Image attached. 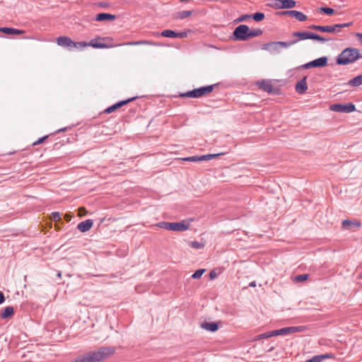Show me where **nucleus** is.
<instances>
[{
    "instance_id": "obj_35",
    "label": "nucleus",
    "mask_w": 362,
    "mask_h": 362,
    "mask_svg": "<svg viewBox=\"0 0 362 362\" xmlns=\"http://www.w3.org/2000/svg\"><path fill=\"white\" fill-rule=\"evenodd\" d=\"M223 153H213V154H207L204 155L205 160H209L213 158H216L219 156L223 155Z\"/></svg>"
},
{
    "instance_id": "obj_44",
    "label": "nucleus",
    "mask_w": 362,
    "mask_h": 362,
    "mask_svg": "<svg viewBox=\"0 0 362 362\" xmlns=\"http://www.w3.org/2000/svg\"><path fill=\"white\" fill-rule=\"evenodd\" d=\"M187 33H188V31H183V32H180V33H176V37H177V38L186 37L187 36Z\"/></svg>"
},
{
    "instance_id": "obj_43",
    "label": "nucleus",
    "mask_w": 362,
    "mask_h": 362,
    "mask_svg": "<svg viewBox=\"0 0 362 362\" xmlns=\"http://www.w3.org/2000/svg\"><path fill=\"white\" fill-rule=\"evenodd\" d=\"M47 137H48V136H45L42 138H40L37 141H35L33 144V146H37V145H39V144L43 143L47 139Z\"/></svg>"
},
{
    "instance_id": "obj_24",
    "label": "nucleus",
    "mask_w": 362,
    "mask_h": 362,
    "mask_svg": "<svg viewBox=\"0 0 362 362\" xmlns=\"http://www.w3.org/2000/svg\"><path fill=\"white\" fill-rule=\"evenodd\" d=\"M13 315V308L12 306L6 307L1 314V317L3 319L10 317Z\"/></svg>"
},
{
    "instance_id": "obj_28",
    "label": "nucleus",
    "mask_w": 362,
    "mask_h": 362,
    "mask_svg": "<svg viewBox=\"0 0 362 362\" xmlns=\"http://www.w3.org/2000/svg\"><path fill=\"white\" fill-rule=\"evenodd\" d=\"M176 32L172 30H165L160 33V35L165 37L176 38Z\"/></svg>"
},
{
    "instance_id": "obj_6",
    "label": "nucleus",
    "mask_w": 362,
    "mask_h": 362,
    "mask_svg": "<svg viewBox=\"0 0 362 362\" xmlns=\"http://www.w3.org/2000/svg\"><path fill=\"white\" fill-rule=\"evenodd\" d=\"M248 34L249 27L246 25H240L238 26L233 31V36L236 40H247Z\"/></svg>"
},
{
    "instance_id": "obj_52",
    "label": "nucleus",
    "mask_w": 362,
    "mask_h": 362,
    "mask_svg": "<svg viewBox=\"0 0 362 362\" xmlns=\"http://www.w3.org/2000/svg\"><path fill=\"white\" fill-rule=\"evenodd\" d=\"M61 276H62L61 272H59V273L57 274V276H58V277H61Z\"/></svg>"
},
{
    "instance_id": "obj_25",
    "label": "nucleus",
    "mask_w": 362,
    "mask_h": 362,
    "mask_svg": "<svg viewBox=\"0 0 362 362\" xmlns=\"http://www.w3.org/2000/svg\"><path fill=\"white\" fill-rule=\"evenodd\" d=\"M262 34V30L259 28L252 29V30H250L249 28V34L247 35V40H250V39L257 37V36H259Z\"/></svg>"
},
{
    "instance_id": "obj_14",
    "label": "nucleus",
    "mask_w": 362,
    "mask_h": 362,
    "mask_svg": "<svg viewBox=\"0 0 362 362\" xmlns=\"http://www.w3.org/2000/svg\"><path fill=\"white\" fill-rule=\"evenodd\" d=\"M93 226V221L91 219H87L84 221L79 223L77 228L82 233H85L90 230Z\"/></svg>"
},
{
    "instance_id": "obj_26",
    "label": "nucleus",
    "mask_w": 362,
    "mask_h": 362,
    "mask_svg": "<svg viewBox=\"0 0 362 362\" xmlns=\"http://www.w3.org/2000/svg\"><path fill=\"white\" fill-rule=\"evenodd\" d=\"M296 5L294 0H282V8H292Z\"/></svg>"
},
{
    "instance_id": "obj_5",
    "label": "nucleus",
    "mask_w": 362,
    "mask_h": 362,
    "mask_svg": "<svg viewBox=\"0 0 362 362\" xmlns=\"http://www.w3.org/2000/svg\"><path fill=\"white\" fill-rule=\"evenodd\" d=\"M157 226L165 230L173 231H185L189 228V226L183 221L175 223L162 221L158 223Z\"/></svg>"
},
{
    "instance_id": "obj_50",
    "label": "nucleus",
    "mask_w": 362,
    "mask_h": 362,
    "mask_svg": "<svg viewBox=\"0 0 362 362\" xmlns=\"http://www.w3.org/2000/svg\"><path fill=\"white\" fill-rule=\"evenodd\" d=\"M4 294L0 292V304L2 303L4 301Z\"/></svg>"
},
{
    "instance_id": "obj_27",
    "label": "nucleus",
    "mask_w": 362,
    "mask_h": 362,
    "mask_svg": "<svg viewBox=\"0 0 362 362\" xmlns=\"http://www.w3.org/2000/svg\"><path fill=\"white\" fill-rule=\"evenodd\" d=\"M184 160L190 161V162H200L205 160L204 155V156H194L191 157H187L183 159Z\"/></svg>"
},
{
    "instance_id": "obj_32",
    "label": "nucleus",
    "mask_w": 362,
    "mask_h": 362,
    "mask_svg": "<svg viewBox=\"0 0 362 362\" xmlns=\"http://www.w3.org/2000/svg\"><path fill=\"white\" fill-rule=\"evenodd\" d=\"M189 245L194 249H202L204 247V244L197 241H192L189 243Z\"/></svg>"
},
{
    "instance_id": "obj_8",
    "label": "nucleus",
    "mask_w": 362,
    "mask_h": 362,
    "mask_svg": "<svg viewBox=\"0 0 362 362\" xmlns=\"http://www.w3.org/2000/svg\"><path fill=\"white\" fill-rule=\"evenodd\" d=\"M305 330L304 327H288L282 329L274 330V337L279 335H288L295 332H300Z\"/></svg>"
},
{
    "instance_id": "obj_37",
    "label": "nucleus",
    "mask_w": 362,
    "mask_h": 362,
    "mask_svg": "<svg viewBox=\"0 0 362 362\" xmlns=\"http://www.w3.org/2000/svg\"><path fill=\"white\" fill-rule=\"evenodd\" d=\"M205 269H198L193 274L192 278L194 279H199L202 277L203 274L204 273Z\"/></svg>"
},
{
    "instance_id": "obj_30",
    "label": "nucleus",
    "mask_w": 362,
    "mask_h": 362,
    "mask_svg": "<svg viewBox=\"0 0 362 362\" xmlns=\"http://www.w3.org/2000/svg\"><path fill=\"white\" fill-rule=\"evenodd\" d=\"M192 15V11H183L177 13V18L184 19Z\"/></svg>"
},
{
    "instance_id": "obj_29",
    "label": "nucleus",
    "mask_w": 362,
    "mask_h": 362,
    "mask_svg": "<svg viewBox=\"0 0 362 362\" xmlns=\"http://www.w3.org/2000/svg\"><path fill=\"white\" fill-rule=\"evenodd\" d=\"M274 337L273 331L268 332L259 334V335L257 336L253 340L254 341H257V340H259V339H267V338H269V337Z\"/></svg>"
},
{
    "instance_id": "obj_22",
    "label": "nucleus",
    "mask_w": 362,
    "mask_h": 362,
    "mask_svg": "<svg viewBox=\"0 0 362 362\" xmlns=\"http://www.w3.org/2000/svg\"><path fill=\"white\" fill-rule=\"evenodd\" d=\"M347 84L352 87H358V86L362 85V74L354 77V78L350 80L347 83Z\"/></svg>"
},
{
    "instance_id": "obj_36",
    "label": "nucleus",
    "mask_w": 362,
    "mask_h": 362,
    "mask_svg": "<svg viewBox=\"0 0 362 362\" xmlns=\"http://www.w3.org/2000/svg\"><path fill=\"white\" fill-rule=\"evenodd\" d=\"M308 279V274H301L298 275L295 277V281L296 282H302Z\"/></svg>"
},
{
    "instance_id": "obj_4",
    "label": "nucleus",
    "mask_w": 362,
    "mask_h": 362,
    "mask_svg": "<svg viewBox=\"0 0 362 362\" xmlns=\"http://www.w3.org/2000/svg\"><path fill=\"white\" fill-rule=\"evenodd\" d=\"M353 24V23H341V24H335L332 25H312L309 26V28L318 30L320 32H327V33H336L340 32V29L343 28L349 27Z\"/></svg>"
},
{
    "instance_id": "obj_13",
    "label": "nucleus",
    "mask_w": 362,
    "mask_h": 362,
    "mask_svg": "<svg viewBox=\"0 0 362 362\" xmlns=\"http://www.w3.org/2000/svg\"><path fill=\"white\" fill-rule=\"evenodd\" d=\"M284 15H288L291 17H294L296 19H298L300 22L305 21L308 19V17L306 15L303 13L302 12L298 11H288L284 12Z\"/></svg>"
},
{
    "instance_id": "obj_51",
    "label": "nucleus",
    "mask_w": 362,
    "mask_h": 362,
    "mask_svg": "<svg viewBox=\"0 0 362 362\" xmlns=\"http://www.w3.org/2000/svg\"><path fill=\"white\" fill-rule=\"evenodd\" d=\"M318 41L321 42H325L327 41V40L324 37H322V36L320 37V39L318 40Z\"/></svg>"
},
{
    "instance_id": "obj_47",
    "label": "nucleus",
    "mask_w": 362,
    "mask_h": 362,
    "mask_svg": "<svg viewBox=\"0 0 362 362\" xmlns=\"http://www.w3.org/2000/svg\"><path fill=\"white\" fill-rule=\"evenodd\" d=\"M356 37L358 38V41L360 42L361 45H362V33H356L355 34Z\"/></svg>"
},
{
    "instance_id": "obj_10",
    "label": "nucleus",
    "mask_w": 362,
    "mask_h": 362,
    "mask_svg": "<svg viewBox=\"0 0 362 362\" xmlns=\"http://www.w3.org/2000/svg\"><path fill=\"white\" fill-rule=\"evenodd\" d=\"M108 38L100 37H96L95 39L91 40L90 41V42H88V46H90L93 48H99V49L113 47V45H106V44H104L102 42L105 41Z\"/></svg>"
},
{
    "instance_id": "obj_45",
    "label": "nucleus",
    "mask_w": 362,
    "mask_h": 362,
    "mask_svg": "<svg viewBox=\"0 0 362 362\" xmlns=\"http://www.w3.org/2000/svg\"><path fill=\"white\" fill-rule=\"evenodd\" d=\"M351 224H352V222L349 220H344L342 222V226L344 228L350 227Z\"/></svg>"
},
{
    "instance_id": "obj_40",
    "label": "nucleus",
    "mask_w": 362,
    "mask_h": 362,
    "mask_svg": "<svg viewBox=\"0 0 362 362\" xmlns=\"http://www.w3.org/2000/svg\"><path fill=\"white\" fill-rule=\"evenodd\" d=\"M78 211V216L80 217L84 216L88 214L86 209L83 206L79 207Z\"/></svg>"
},
{
    "instance_id": "obj_23",
    "label": "nucleus",
    "mask_w": 362,
    "mask_h": 362,
    "mask_svg": "<svg viewBox=\"0 0 362 362\" xmlns=\"http://www.w3.org/2000/svg\"><path fill=\"white\" fill-rule=\"evenodd\" d=\"M332 354H324L320 356H313L312 358L305 361V362H322V361L325 358H332Z\"/></svg>"
},
{
    "instance_id": "obj_21",
    "label": "nucleus",
    "mask_w": 362,
    "mask_h": 362,
    "mask_svg": "<svg viewBox=\"0 0 362 362\" xmlns=\"http://www.w3.org/2000/svg\"><path fill=\"white\" fill-rule=\"evenodd\" d=\"M124 45H129V46H136V45H156V43H154L152 41L139 40V41L127 42Z\"/></svg>"
},
{
    "instance_id": "obj_16",
    "label": "nucleus",
    "mask_w": 362,
    "mask_h": 362,
    "mask_svg": "<svg viewBox=\"0 0 362 362\" xmlns=\"http://www.w3.org/2000/svg\"><path fill=\"white\" fill-rule=\"evenodd\" d=\"M0 32L7 35H21L25 33L23 30L12 28H0Z\"/></svg>"
},
{
    "instance_id": "obj_41",
    "label": "nucleus",
    "mask_w": 362,
    "mask_h": 362,
    "mask_svg": "<svg viewBox=\"0 0 362 362\" xmlns=\"http://www.w3.org/2000/svg\"><path fill=\"white\" fill-rule=\"evenodd\" d=\"M272 6L276 9L282 8V0H275L273 3Z\"/></svg>"
},
{
    "instance_id": "obj_17",
    "label": "nucleus",
    "mask_w": 362,
    "mask_h": 362,
    "mask_svg": "<svg viewBox=\"0 0 362 362\" xmlns=\"http://www.w3.org/2000/svg\"><path fill=\"white\" fill-rule=\"evenodd\" d=\"M308 89L306 77H304L296 86V90L298 93H304Z\"/></svg>"
},
{
    "instance_id": "obj_19",
    "label": "nucleus",
    "mask_w": 362,
    "mask_h": 362,
    "mask_svg": "<svg viewBox=\"0 0 362 362\" xmlns=\"http://www.w3.org/2000/svg\"><path fill=\"white\" fill-rule=\"evenodd\" d=\"M293 36L297 37L298 39L296 40H308L310 37V32H295L293 33Z\"/></svg>"
},
{
    "instance_id": "obj_39",
    "label": "nucleus",
    "mask_w": 362,
    "mask_h": 362,
    "mask_svg": "<svg viewBox=\"0 0 362 362\" xmlns=\"http://www.w3.org/2000/svg\"><path fill=\"white\" fill-rule=\"evenodd\" d=\"M251 18H252V15L245 14V15L240 16L238 19L235 20V21L238 23L243 22V21H245L247 19Z\"/></svg>"
},
{
    "instance_id": "obj_48",
    "label": "nucleus",
    "mask_w": 362,
    "mask_h": 362,
    "mask_svg": "<svg viewBox=\"0 0 362 362\" xmlns=\"http://www.w3.org/2000/svg\"><path fill=\"white\" fill-rule=\"evenodd\" d=\"M72 218V216L69 214H66L64 216V219L66 222H69Z\"/></svg>"
},
{
    "instance_id": "obj_3",
    "label": "nucleus",
    "mask_w": 362,
    "mask_h": 362,
    "mask_svg": "<svg viewBox=\"0 0 362 362\" xmlns=\"http://www.w3.org/2000/svg\"><path fill=\"white\" fill-rule=\"evenodd\" d=\"M214 85L206 86L199 88H195L192 90L187 91L185 93H180V96L182 98H200L202 96L211 93L214 90Z\"/></svg>"
},
{
    "instance_id": "obj_31",
    "label": "nucleus",
    "mask_w": 362,
    "mask_h": 362,
    "mask_svg": "<svg viewBox=\"0 0 362 362\" xmlns=\"http://www.w3.org/2000/svg\"><path fill=\"white\" fill-rule=\"evenodd\" d=\"M297 42H298V40H293V41H291L290 42H277L273 43L272 45H274V46L281 45L282 47H287L293 45H294V44H296Z\"/></svg>"
},
{
    "instance_id": "obj_11",
    "label": "nucleus",
    "mask_w": 362,
    "mask_h": 362,
    "mask_svg": "<svg viewBox=\"0 0 362 362\" xmlns=\"http://www.w3.org/2000/svg\"><path fill=\"white\" fill-rule=\"evenodd\" d=\"M57 43L59 46L67 47L69 49H71L72 45H74V42L67 36H60L57 37Z\"/></svg>"
},
{
    "instance_id": "obj_9",
    "label": "nucleus",
    "mask_w": 362,
    "mask_h": 362,
    "mask_svg": "<svg viewBox=\"0 0 362 362\" xmlns=\"http://www.w3.org/2000/svg\"><path fill=\"white\" fill-rule=\"evenodd\" d=\"M328 59L327 57H322L310 62L303 66L305 69H310L313 67H325L327 65Z\"/></svg>"
},
{
    "instance_id": "obj_1",
    "label": "nucleus",
    "mask_w": 362,
    "mask_h": 362,
    "mask_svg": "<svg viewBox=\"0 0 362 362\" xmlns=\"http://www.w3.org/2000/svg\"><path fill=\"white\" fill-rule=\"evenodd\" d=\"M115 352L114 347H100L98 350L90 351L77 356L70 362H102Z\"/></svg>"
},
{
    "instance_id": "obj_49",
    "label": "nucleus",
    "mask_w": 362,
    "mask_h": 362,
    "mask_svg": "<svg viewBox=\"0 0 362 362\" xmlns=\"http://www.w3.org/2000/svg\"><path fill=\"white\" fill-rule=\"evenodd\" d=\"M209 276L211 279H214L217 276V274L215 271H211L209 274Z\"/></svg>"
},
{
    "instance_id": "obj_34",
    "label": "nucleus",
    "mask_w": 362,
    "mask_h": 362,
    "mask_svg": "<svg viewBox=\"0 0 362 362\" xmlns=\"http://www.w3.org/2000/svg\"><path fill=\"white\" fill-rule=\"evenodd\" d=\"M87 46H88V43H87L86 42H74V45H72V48L73 47L84 48V47H86Z\"/></svg>"
},
{
    "instance_id": "obj_18",
    "label": "nucleus",
    "mask_w": 362,
    "mask_h": 362,
    "mask_svg": "<svg viewBox=\"0 0 362 362\" xmlns=\"http://www.w3.org/2000/svg\"><path fill=\"white\" fill-rule=\"evenodd\" d=\"M115 18L116 16L115 15L105 13H98L95 17V20L98 21H104L107 20L113 21Z\"/></svg>"
},
{
    "instance_id": "obj_20",
    "label": "nucleus",
    "mask_w": 362,
    "mask_h": 362,
    "mask_svg": "<svg viewBox=\"0 0 362 362\" xmlns=\"http://www.w3.org/2000/svg\"><path fill=\"white\" fill-rule=\"evenodd\" d=\"M202 327L210 332H216L218 328V325L215 322H204L202 324Z\"/></svg>"
},
{
    "instance_id": "obj_7",
    "label": "nucleus",
    "mask_w": 362,
    "mask_h": 362,
    "mask_svg": "<svg viewBox=\"0 0 362 362\" xmlns=\"http://www.w3.org/2000/svg\"><path fill=\"white\" fill-rule=\"evenodd\" d=\"M329 110L337 112L349 113L356 110V107L352 103L334 104L329 107Z\"/></svg>"
},
{
    "instance_id": "obj_42",
    "label": "nucleus",
    "mask_w": 362,
    "mask_h": 362,
    "mask_svg": "<svg viewBox=\"0 0 362 362\" xmlns=\"http://www.w3.org/2000/svg\"><path fill=\"white\" fill-rule=\"evenodd\" d=\"M52 218L54 221H61V215L59 212H53L52 213Z\"/></svg>"
},
{
    "instance_id": "obj_38",
    "label": "nucleus",
    "mask_w": 362,
    "mask_h": 362,
    "mask_svg": "<svg viewBox=\"0 0 362 362\" xmlns=\"http://www.w3.org/2000/svg\"><path fill=\"white\" fill-rule=\"evenodd\" d=\"M320 9L322 12H323L326 14H328V15H332L334 12L333 8H328V7H321Z\"/></svg>"
},
{
    "instance_id": "obj_15",
    "label": "nucleus",
    "mask_w": 362,
    "mask_h": 362,
    "mask_svg": "<svg viewBox=\"0 0 362 362\" xmlns=\"http://www.w3.org/2000/svg\"><path fill=\"white\" fill-rule=\"evenodd\" d=\"M257 85L260 89L268 93H271L273 90L272 85L269 81L263 80L261 81H257Z\"/></svg>"
},
{
    "instance_id": "obj_33",
    "label": "nucleus",
    "mask_w": 362,
    "mask_h": 362,
    "mask_svg": "<svg viewBox=\"0 0 362 362\" xmlns=\"http://www.w3.org/2000/svg\"><path fill=\"white\" fill-rule=\"evenodd\" d=\"M252 18L257 22L262 21L264 18V14L263 13H256L252 15Z\"/></svg>"
},
{
    "instance_id": "obj_2",
    "label": "nucleus",
    "mask_w": 362,
    "mask_h": 362,
    "mask_svg": "<svg viewBox=\"0 0 362 362\" xmlns=\"http://www.w3.org/2000/svg\"><path fill=\"white\" fill-rule=\"evenodd\" d=\"M361 57L358 49L349 47L342 51L337 57V63L338 64L346 65L356 62Z\"/></svg>"
},
{
    "instance_id": "obj_46",
    "label": "nucleus",
    "mask_w": 362,
    "mask_h": 362,
    "mask_svg": "<svg viewBox=\"0 0 362 362\" xmlns=\"http://www.w3.org/2000/svg\"><path fill=\"white\" fill-rule=\"evenodd\" d=\"M320 35H319L310 33V40H315L318 41V40L320 39Z\"/></svg>"
},
{
    "instance_id": "obj_12",
    "label": "nucleus",
    "mask_w": 362,
    "mask_h": 362,
    "mask_svg": "<svg viewBox=\"0 0 362 362\" xmlns=\"http://www.w3.org/2000/svg\"><path fill=\"white\" fill-rule=\"evenodd\" d=\"M134 100V98H129V99H127V100H122V101H120L109 107H107L105 111L104 112L105 113H107V114H110V113H112L114 111H115L116 110L122 107V106L128 104L129 102L132 101Z\"/></svg>"
}]
</instances>
